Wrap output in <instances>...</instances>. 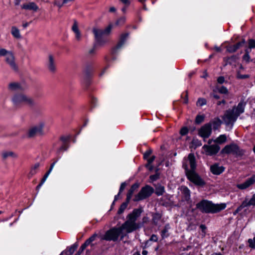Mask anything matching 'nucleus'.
I'll list each match as a JSON object with an SVG mask.
<instances>
[{"instance_id":"obj_15","label":"nucleus","mask_w":255,"mask_h":255,"mask_svg":"<svg viewBox=\"0 0 255 255\" xmlns=\"http://www.w3.org/2000/svg\"><path fill=\"white\" fill-rule=\"evenodd\" d=\"M46 66L48 70L52 73H55L56 71V65L54 56L49 55L46 62Z\"/></svg>"},{"instance_id":"obj_27","label":"nucleus","mask_w":255,"mask_h":255,"mask_svg":"<svg viewBox=\"0 0 255 255\" xmlns=\"http://www.w3.org/2000/svg\"><path fill=\"white\" fill-rule=\"evenodd\" d=\"M227 141V136L225 134H221L214 140L216 144H223Z\"/></svg>"},{"instance_id":"obj_20","label":"nucleus","mask_w":255,"mask_h":255,"mask_svg":"<svg viewBox=\"0 0 255 255\" xmlns=\"http://www.w3.org/2000/svg\"><path fill=\"white\" fill-rule=\"evenodd\" d=\"M222 123V121L219 118H216L211 120L208 124H210L211 128H212V127H213V130H215L220 128Z\"/></svg>"},{"instance_id":"obj_40","label":"nucleus","mask_w":255,"mask_h":255,"mask_svg":"<svg viewBox=\"0 0 255 255\" xmlns=\"http://www.w3.org/2000/svg\"><path fill=\"white\" fill-rule=\"evenodd\" d=\"M11 51H7L5 49L0 48V56H7L9 53H11Z\"/></svg>"},{"instance_id":"obj_54","label":"nucleus","mask_w":255,"mask_h":255,"mask_svg":"<svg viewBox=\"0 0 255 255\" xmlns=\"http://www.w3.org/2000/svg\"><path fill=\"white\" fill-rule=\"evenodd\" d=\"M82 247H83V244L81 245V246L80 247V249H79L77 253L75 254V255H80L87 247H84V248H82Z\"/></svg>"},{"instance_id":"obj_35","label":"nucleus","mask_w":255,"mask_h":255,"mask_svg":"<svg viewBox=\"0 0 255 255\" xmlns=\"http://www.w3.org/2000/svg\"><path fill=\"white\" fill-rule=\"evenodd\" d=\"M205 119V116L204 115H198L195 119V123L196 124H200Z\"/></svg>"},{"instance_id":"obj_22","label":"nucleus","mask_w":255,"mask_h":255,"mask_svg":"<svg viewBox=\"0 0 255 255\" xmlns=\"http://www.w3.org/2000/svg\"><path fill=\"white\" fill-rule=\"evenodd\" d=\"M22 9L26 10H31L36 11L38 9V6L34 2H30L26 4H24L21 6Z\"/></svg>"},{"instance_id":"obj_34","label":"nucleus","mask_w":255,"mask_h":255,"mask_svg":"<svg viewBox=\"0 0 255 255\" xmlns=\"http://www.w3.org/2000/svg\"><path fill=\"white\" fill-rule=\"evenodd\" d=\"M161 216L159 213L155 214L152 217V222L154 225H157L158 221L161 219Z\"/></svg>"},{"instance_id":"obj_63","label":"nucleus","mask_w":255,"mask_h":255,"mask_svg":"<svg viewBox=\"0 0 255 255\" xmlns=\"http://www.w3.org/2000/svg\"><path fill=\"white\" fill-rule=\"evenodd\" d=\"M90 66L89 65H87L85 67V72L86 73V74H88L89 71H90L91 70Z\"/></svg>"},{"instance_id":"obj_18","label":"nucleus","mask_w":255,"mask_h":255,"mask_svg":"<svg viewBox=\"0 0 255 255\" xmlns=\"http://www.w3.org/2000/svg\"><path fill=\"white\" fill-rule=\"evenodd\" d=\"M245 41L244 39H243L241 41H240L234 45L227 46V50L229 53H234L236 52L240 47H242L245 44Z\"/></svg>"},{"instance_id":"obj_57","label":"nucleus","mask_w":255,"mask_h":255,"mask_svg":"<svg viewBox=\"0 0 255 255\" xmlns=\"http://www.w3.org/2000/svg\"><path fill=\"white\" fill-rule=\"evenodd\" d=\"M184 94V93H183L182 94L181 96H183ZM188 102V93H187V91H185V99H184V103L185 104H187Z\"/></svg>"},{"instance_id":"obj_43","label":"nucleus","mask_w":255,"mask_h":255,"mask_svg":"<svg viewBox=\"0 0 255 255\" xmlns=\"http://www.w3.org/2000/svg\"><path fill=\"white\" fill-rule=\"evenodd\" d=\"M247 206L246 204V202H244V201L242 202V204L237 208L236 210L235 211L234 214L239 213L240 212L243 208L247 207Z\"/></svg>"},{"instance_id":"obj_64","label":"nucleus","mask_w":255,"mask_h":255,"mask_svg":"<svg viewBox=\"0 0 255 255\" xmlns=\"http://www.w3.org/2000/svg\"><path fill=\"white\" fill-rule=\"evenodd\" d=\"M69 139V137L68 136H62L61 137V140L65 143Z\"/></svg>"},{"instance_id":"obj_36","label":"nucleus","mask_w":255,"mask_h":255,"mask_svg":"<svg viewBox=\"0 0 255 255\" xmlns=\"http://www.w3.org/2000/svg\"><path fill=\"white\" fill-rule=\"evenodd\" d=\"M78 246V244L77 243H75L69 248L67 252L68 253L69 255H71L74 253V252L77 248Z\"/></svg>"},{"instance_id":"obj_8","label":"nucleus","mask_w":255,"mask_h":255,"mask_svg":"<svg viewBox=\"0 0 255 255\" xmlns=\"http://www.w3.org/2000/svg\"><path fill=\"white\" fill-rule=\"evenodd\" d=\"M112 28V25H109L104 30L94 28L93 32L95 35V38L96 40V42L99 44H102L105 42V41L103 40L102 36L104 34H108Z\"/></svg>"},{"instance_id":"obj_33","label":"nucleus","mask_w":255,"mask_h":255,"mask_svg":"<svg viewBox=\"0 0 255 255\" xmlns=\"http://www.w3.org/2000/svg\"><path fill=\"white\" fill-rule=\"evenodd\" d=\"M9 89L11 91H17L20 89V86L17 83H11L9 84Z\"/></svg>"},{"instance_id":"obj_49","label":"nucleus","mask_w":255,"mask_h":255,"mask_svg":"<svg viewBox=\"0 0 255 255\" xmlns=\"http://www.w3.org/2000/svg\"><path fill=\"white\" fill-rule=\"evenodd\" d=\"M188 132V129L186 127L182 128L180 131V134L182 135H185Z\"/></svg>"},{"instance_id":"obj_32","label":"nucleus","mask_w":255,"mask_h":255,"mask_svg":"<svg viewBox=\"0 0 255 255\" xmlns=\"http://www.w3.org/2000/svg\"><path fill=\"white\" fill-rule=\"evenodd\" d=\"M244 202H246V204L247 205V207L250 206H255V194H254L251 199L248 201L247 199L246 198V199L244 200Z\"/></svg>"},{"instance_id":"obj_13","label":"nucleus","mask_w":255,"mask_h":255,"mask_svg":"<svg viewBox=\"0 0 255 255\" xmlns=\"http://www.w3.org/2000/svg\"><path fill=\"white\" fill-rule=\"evenodd\" d=\"M212 133V128L210 124H206L198 130V134L203 138H208Z\"/></svg>"},{"instance_id":"obj_38","label":"nucleus","mask_w":255,"mask_h":255,"mask_svg":"<svg viewBox=\"0 0 255 255\" xmlns=\"http://www.w3.org/2000/svg\"><path fill=\"white\" fill-rule=\"evenodd\" d=\"M241 71L238 70L237 72V78L239 79H245L249 78L250 76L249 75H242L241 74Z\"/></svg>"},{"instance_id":"obj_45","label":"nucleus","mask_w":255,"mask_h":255,"mask_svg":"<svg viewBox=\"0 0 255 255\" xmlns=\"http://www.w3.org/2000/svg\"><path fill=\"white\" fill-rule=\"evenodd\" d=\"M248 243L250 248L253 249L255 248V237H254L253 239H249L248 240Z\"/></svg>"},{"instance_id":"obj_29","label":"nucleus","mask_w":255,"mask_h":255,"mask_svg":"<svg viewBox=\"0 0 255 255\" xmlns=\"http://www.w3.org/2000/svg\"><path fill=\"white\" fill-rule=\"evenodd\" d=\"M11 34L16 38H20L21 35L19 29L15 26H12L11 27Z\"/></svg>"},{"instance_id":"obj_25","label":"nucleus","mask_w":255,"mask_h":255,"mask_svg":"<svg viewBox=\"0 0 255 255\" xmlns=\"http://www.w3.org/2000/svg\"><path fill=\"white\" fill-rule=\"evenodd\" d=\"M39 166L40 164L39 163H36L32 166L28 175V177L30 178L35 175L38 172Z\"/></svg>"},{"instance_id":"obj_3","label":"nucleus","mask_w":255,"mask_h":255,"mask_svg":"<svg viewBox=\"0 0 255 255\" xmlns=\"http://www.w3.org/2000/svg\"><path fill=\"white\" fill-rule=\"evenodd\" d=\"M226 207L225 203L214 204L207 200H202L196 204V208L203 213L214 214L224 210Z\"/></svg>"},{"instance_id":"obj_48","label":"nucleus","mask_w":255,"mask_h":255,"mask_svg":"<svg viewBox=\"0 0 255 255\" xmlns=\"http://www.w3.org/2000/svg\"><path fill=\"white\" fill-rule=\"evenodd\" d=\"M164 192V188L162 186L158 188V189L156 190V194L157 195H161L163 194V193Z\"/></svg>"},{"instance_id":"obj_42","label":"nucleus","mask_w":255,"mask_h":255,"mask_svg":"<svg viewBox=\"0 0 255 255\" xmlns=\"http://www.w3.org/2000/svg\"><path fill=\"white\" fill-rule=\"evenodd\" d=\"M74 23L72 27V30L73 31L74 33L78 32L79 31L78 26V22L76 19H74L73 20Z\"/></svg>"},{"instance_id":"obj_55","label":"nucleus","mask_w":255,"mask_h":255,"mask_svg":"<svg viewBox=\"0 0 255 255\" xmlns=\"http://www.w3.org/2000/svg\"><path fill=\"white\" fill-rule=\"evenodd\" d=\"M149 240L155 242H157L158 241V237L156 235L153 234L150 237Z\"/></svg>"},{"instance_id":"obj_37","label":"nucleus","mask_w":255,"mask_h":255,"mask_svg":"<svg viewBox=\"0 0 255 255\" xmlns=\"http://www.w3.org/2000/svg\"><path fill=\"white\" fill-rule=\"evenodd\" d=\"M126 17L123 16L119 18L116 22L115 25L117 26H121L123 25L126 22Z\"/></svg>"},{"instance_id":"obj_1","label":"nucleus","mask_w":255,"mask_h":255,"mask_svg":"<svg viewBox=\"0 0 255 255\" xmlns=\"http://www.w3.org/2000/svg\"><path fill=\"white\" fill-rule=\"evenodd\" d=\"M142 212L143 210L141 208L134 209L127 216V220L119 227L122 233L121 240H123L128 234L132 233L139 228L140 226L136 221Z\"/></svg>"},{"instance_id":"obj_59","label":"nucleus","mask_w":255,"mask_h":255,"mask_svg":"<svg viewBox=\"0 0 255 255\" xmlns=\"http://www.w3.org/2000/svg\"><path fill=\"white\" fill-rule=\"evenodd\" d=\"M158 178V175H152L150 176V179L152 181L156 180Z\"/></svg>"},{"instance_id":"obj_12","label":"nucleus","mask_w":255,"mask_h":255,"mask_svg":"<svg viewBox=\"0 0 255 255\" xmlns=\"http://www.w3.org/2000/svg\"><path fill=\"white\" fill-rule=\"evenodd\" d=\"M129 34L128 33H123L121 34L119 42L118 43L117 45L112 49L111 51V54L112 55V60H115L116 58L115 55L118 52V50L120 49L126 42L127 38Z\"/></svg>"},{"instance_id":"obj_16","label":"nucleus","mask_w":255,"mask_h":255,"mask_svg":"<svg viewBox=\"0 0 255 255\" xmlns=\"http://www.w3.org/2000/svg\"><path fill=\"white\" fill-rule=\"evenodd\" d=\"M5 62L11 69L15 71H17L18 70V67L15 63V58L12 52L7 55L5 57Z\"/></svg>"},{"instance_id":"obj_14","label":"nucleus","mask_w":255,"mask_h":255,"mask_svg":"<svg viewBox=\"0 0 255 255\" xmlns=\"http://www.w3.org/2000/svg\"><path fill=\"white\" fill-rule=\"evenodd\" d=\"M255 183V175L248 178L244 182L237 185V187L241 190L246 189Z\"/></svg>"},{"instance_id":"obj_6","label":"nucleus","mask_w":255,"mask_h":255,"mask_svg":"<svg viewBox=\"0 0 255 255\" xmlns=\"http://www.w3.org/2000/svg\"><path fill=\"white\" fill-rule=\"evenodd\" d=\"M222 154H232L237 156H242L245 153V151L241 149L235 143H231L226 145L221 150Z\"/></svg>"},{"instance_id":"obj_7","label":"nucleus","mask_w":255,"mask_h":255,"mask_svg":"<svg viewBox=\"0 0 255 255\" xmlns=\"http://www.w3.org/2000/svg\"><path fill=\"white\" fill-rule=\"evenodd\" d=\"M153 192L154 189L150 186L146 185L141 188L138 193L134 196L133 200L134 202H137L144 200L150 197Z\"/></svg>"},{"instance_id":"obj_28","label":"nucleus","mask_w":255,"mask_h":255,"mask_svg":"<svg viewBox=\"0 0 255 255\" xmlns=\"http://www.w3.org/2000/svg\"><path fill=\"white\" fill-rule=\"evenodd\" d=\"M2 157L3 159H6L9 157H17L16 154L12 151H5L2 153Z\"/></svg>"},{"instance_id":"obj_9","label":"nucleus","mask_w":255,"mask_h":255,"mask_svg":"<svg viewBox=\"0 0 255 255\" xmlns=\"http://www.w3.org/2000/svg\"><path fill=\"white\" fill-rule=\"evenodd\" d=\"M12 101L16 106L22 104L32 105L33 104L32 99L22 94L15 95L12 99Z\"/></svg>"},{"instance_id":"obj_11","label":"nucleus","mask_w":255,"mask_h":255,"mask_svg":"<svg viewBox=\"0 0 255 255\" xmlns=\"http://www.w3.org/2000/svg\"><path fill=\"white\" fill-rule=\"evenodd\" d=\"M202 148L204 150L205 154L209 156L216 155L220 149V146L217 144L211 145L205 144Z\"/></svg>"},{"instance_id":"obj_44","label":"nucleus","mask_w":255,"mask_h":255,"mask_svg":"<svg viewBox=\"0 0 255 255\" xmlns=\"http://www.w3.org/2000/svg\"><path fill=\"white\" fill-rule=\"evenodd\" d=\"M218 90L220 93L227 94L228 93V90L226 87L224 86H221L218 88Z\"/></svg>"},{"instance_id":"obj_56","label":"nucleus","mask_w":255,"mask_h":255,"mask_svg":"<svg viewBox=\"0 0 255 255\" xmlns=\"http://www.w3.org/2000/svg\"><path fill=\"white\" fill-rule=\"evenodd\" d=\"M217 81L218 83L222 84L225 82V78L223 76H220L218 77Z\"/></svg>"},{"instance_id":"obj_21","label":"nucleus","mask_w":255,"mask_h":255,"mask_svg":"<svg viewBox=\"0 0 255 255\" xmlns=\"http://www.w3.org/2000/svg\"><path fill=\"white\" fill-rule=\"evenodd\" d=\"M139 184L138 183H135L132 185L128 191V192L127 195V200L130 201L132 195L135 191H136L139 187Z\"/></svg>"},{"instance_id":"obj_4","label":"nucleus","mask_w":255,"mask_h":255,"mask_svg":"<svg viewBox=\"0 0 255 255\" xmlns=\"http://www.w3.org/2000/svg\"><path fill=\"white\" fill-rule=\"evenodd\" d=\"M122 233L119 227H113L107 231L105 234L101 237V240L116 242L119 238H120V240H122Z\"/></svg>"},{"instance_id":"obj_24","label":"nucleus","mask_w":255,"mask_h":255,"mask_svg":"<svg viewBox=\"0 0 255 255\" xmlns=\"http://www.w3.org/2000/svg\"><path fill=\"white\" fill-rule=\"evenodd\" d=\"M181 191L183 195V197L186 201H188L190 198V191L185 186H181Z\"/></svg>"},{"instance_id":"obj_2","label":"nucleus","mask_w":255,"mask_h":255,"mask_svg":"<svg viewBox=\"0 0 255 255\" xmlns=\"http://www.w3.org/2000/svg\"><path fill=\"white\" fill-rule=\"evenodd\" d=\"M246 104L244 100H241L237 106H234L232 109L227 110L222 117L224 123L227 126L231 125L232 127L238 117L244 112Z\"/></svg>"},{"instance_id":"obj_5","label":"nucleus","mask_w":255,"mask_h":255,"mask_svg":"<svg viewBox=\"0 0 255 255\" xmlns=\"http://www.w3.org/2000/svg\"><path fill=\"white\" fill-rule=\"evenodd\" d=\"M183 167L185 169V174L187 179L195 185L199 186H203L205 182L195 172V171H188V165L186 163L183 164Z\"/></svg>"},{"instance_id":"obj_10","label":"nucleus","mask_w":255,"mask_h":255,"mask_svg":"<svg viewBox=\"0 0 255 255\" xmlns=\"http://www.w3.org/2000/svg\"><path fill=\"white\" fill-rule=\"evenodd\" d=\"M44 127V123H40L38 125L30 128L27 132V136L28 138H33L37 135L43 134V128Z\"/></svg>"},{"instance_id":"obj_62","label":"nucleus","mask_w":255,"mask_h":255,"mask_svg":"<svg viewBox=\"0 0 255 255\" xmlns=\"http://www.w3.org/2000/svg\"><path fill=\"white\" fill-rule=\"evenodd\" d=\"M76 35V38L77 40H79L81 38V33L80 31L75 33Z\"/></svg>"},{"instance_id":"obj_39","label":"nucleus","mask_w":255,"mask_h":255,"mask_svg":"<svg viewBox=\"0 0 255 255\" xmlns=\"http://www.w3.org/2000/svg\"><path fill=\"white\" fill-rule=\"evenodd\" d=\"M58 160H56L55 161H54L50 165V168L48 170V171L45 173V174L44 175L43 177L44 178H46L47 179V178L48 177V176H49V174L50 173V172H51V171L52 170L55 164H56V163L57 162Z\"/></svg>"},{"instance_id":"obj_46","label":"nucleus","mask_w":255,"mask_h":255,"mask_svg":"<svg viewBox=\"0 0 255 255\" xmlns=\"http://www.w3.org/2000/svg\"><path fill=\"white\" fill-rule=\"evenodd\" d=\"M243 59L244 61L248 63L250 61V57L248 51H246V53L243 56Z\"/></svg>"},{"instance_id":"obj_26","label":"nucleus","mask_w":255,"mask_h":255,"mask_svg":"<svg viewBox=\"0 0 255 255\" xmlns=\"http://www.w3.org/2000/svg\"><path fill=\"white\" fill-rule=\"evenodd\" d=\"M170 228V227L169 224H167L165 225L164 228L161 232V236L162 239L166 238L169 236L168 231Z\"/></svg>"},{"instance_id":"obj_60","label":"nucleus","mask_w":255,"mask_h":255,"mask_svg":"<svg viewBox=\"0 0 255 255\" xmlns=\"http://www.w3.org/2000/svg\"><path fill=\"white\" fill-rule=\"evenodd\" d=\"M155 159V156H152L150 158H148L147 159L148 164H151V163H152V162Z\"/></svg>"},{"instance_id":"obj_19","label":"nucleus","mask_w":255,"mask_h":255,"mask_svg":"<svg viewBox=\"0 0 255 255\" xmlns=\"http://www.w3.org/2000/svg\"><path fill=\"white\" fill-rule=\"evenodd\" d=\"M188 160L190 165V169H188V171H195L196 168V163L195 157L193 153H189L188 156Z\"/></svg>"},{"instance_id":"obj_58","label":"nucleus","mask_w":255,"mask_h":255,"mask_svg":"<svg viewBox=\"0 0 255 255\" xmlns=\"http://www.w3.org/2000/svg\"><path fill=\"white\" fill-rule=\"evenodd\" d=\"M123 3H124L125 5H127V6H128V5L130 4V2L129 0H120Z\"/></svg>"},{"instance_id":"obj_17","label":"nucleus","mask_w":255,"mask_h":255,"mask_svg":"<svg viewBox=\"0 0 255 255\" xmlns=\"http://www.w3.org/2000/svg\"><path fill=\"white\" fill-rule=\"evenodd\" d=\"M225 168L223 166H220L218 163H215L210 166V171L214 175H220L223 173Z\"/></svg>"},{"instance_id":"obj_41","label":"nucleus","mask_w":255,"mask_h":255,"mask_svg":"<svg viewBox=\"0 0 255 255\" xmlns=\"http://www.w3.org/2000/svg\"><path fill=\"white\" fill-rule=\"evenodd\" d=\"M206 104V100L204 98H199L196 105L198 106H202Z\"/></svg>"},{"instance_id":"obj_23","label":"nucleus","mask_w":255,"mask_h":255,"mask_svg":"<svg viewBox=\"0 0 255 255\" xmlns=\"http://www.w3.org/2000/svg\"><path fill=\"white\" fill-rule=\"evenodd\" d=\"M99 237H100V236L97 233H95L85 242V243L83 244L82 248H84V247H87L90 245H91V246H93L94 245L92 244V243L95 241L97 238Z\"/></svg>"},{"instance_id":"obj_61","label":"nucleus","mask_w":255,"mask_h":255,"mask_svg":"<svg viewBox=\"0 0 255 255\" xmlns=\"http://www.w3.org/2000/svg\"><path fill=\"white\" fill-rule=\"evenodd\" d=\"M64 3H61L59 1H55L54 4L57 5L59 7H61Z\"/></svg>"},{"instance_id":"obj_30","label":"nucleus","mask_w":255,"mask_h":255,"mask_svg":"<svg viewBox=\"0 0 255 255\" xmlns=\"http://www.w3.org/2000/svg\"><path fill=\"white\" fill-rule=\"evenodd\" d=\"M238 60V57L236 56H232L230 57L227 58V64H229L230 65H234L235 64Z\"/></svg>"},{"instance_id":"obj_50","label":"nucleus","mask_w":255,"mask_h":255,"mask_svg":"<svg viewBox=\"0 0 255 255\" xmlns=\"http://www.w3.org/2000/svg\"><path fill=\"white\" fill-rule=\"evenodd\" d=\"M152 153V150L151 149H148L146 150L144 154H143V157L145 159H146L148 158V157L150 155V154Z\"/></svg>"},{"instance_id":"obj_53","label":"nucleus","mask_w":255,"mask_h":255,"mask_svg":"<svg viewBox=\"0 0 255 255\" xmlns=\"http://www.w3.org/2000/svg\"><path fill=\"white\" fill-rule=\"evenodd\" d=\"M96 45L95 44L92 48H91V49H90L89 50L88 53L90 55L94 54L95 53V52H96Z\"/></svg>"},{"instance_id":"obj_52","label":"nucleus","mask_w":255,"mask_h":255,"mask_svg":"<svg viewBox=\"0 0 255 255\" xmlns=\"http://www.w3.org/2000/svg\"><path fill=\"white\" fill-rule=\"evenodd\" d=\"M127 184L126 182H123L120 186V190H119V194H121V192H123V191L125 189Z\"/></svg>"},{"instance_id":"obj_51","label":"nucleus","mask_w":255,"mask_h":255,"mask_svg":"<svg viewBox=\"0 0 255 255\" xmlns=\"http://www.w3.org/2000/svg\"><path fill=\"white\" fill-rule=\"evenodd\" d=\"M68 147L69 145L67 143H64V144L59 148V151L66 150Z\"/></svg>"},{"instance_id":"obj_31","label":"nucleus","mask_w":255,"mask_h":255,"mask_svg":"<svg viewBox=\"0 0 255 255\" xmlns=\"http://www.w3.org/2000/svg\"><path fill=\"white\" fill-rule=\"evenodd\" d=\"M130 201H128L126 200V201L124 202L121 204L120 206V208L118 210V213L119 214H122L124 211L125 210V209L127 208V206L129 203Z\"/></svg>"},{"instance_id":"obj_47","label":"nucleus","mask_w":255,"mask_h":255,"mask_svg":"<svg viewBox=\"0 0 255 255\" xmlns=\"http://www.w3.org/2000/svg\"><path fill=\"white\" fill-rule=\"evenodd\" d=\"M249 47L250 48H255V40L253 39H250L249 40Z\"/></svg>"}]
</instances>
